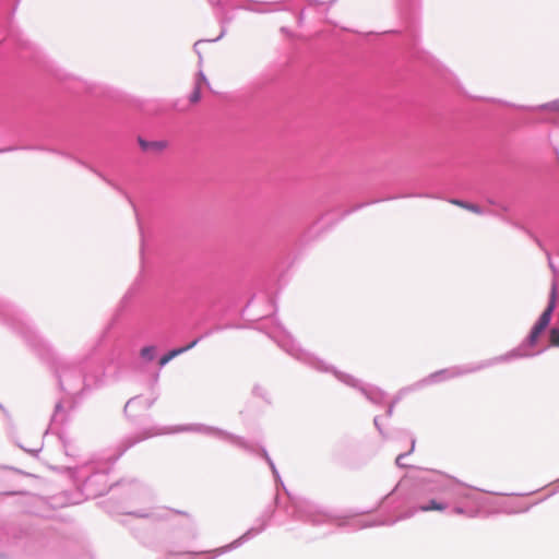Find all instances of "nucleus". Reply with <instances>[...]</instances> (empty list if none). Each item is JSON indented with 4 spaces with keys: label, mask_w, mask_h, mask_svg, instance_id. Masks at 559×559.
Instances as JSON below:
<instances>
[{
    "label": "nucleus",
    "mask_w": 559,
    "mask_h": 559,
    "mask_svg": "<svg viewBox=\"0 0 559 559\" xmlns=\"http://www.w3.org/2000/svg\"><path fill=\"white\" fill-rule=\"evenodd\" d=\"M556 300H557V284L552 283L551 289H550V296H549V304L545 311L539 317L536 325L546 329L550 322L551 313L556 307Z\"/></svg>",
    "instance_id": "f257e3e1"
},
{
    "label": "nucleus",
    "mask_w": 559,
    "mask_h": 559,
    "mask_svg": "<svg viewBox=\"0 0 559 559\" xmlns=\"http://www.w3.org/2000/svg\"><path fill=\"white\" fill-rule=\"evenodd\" d=\"M139 144L145 152H162L167 147V143L165 141H145L140 139Z\"/></svg>",
    "instance_id": "f03ea898"
},
{
    "label": "nucleus",
    "mask_w": 559,
    "mask_h": 559,
    "mask_svg": "<svg viewBox=\"0 0 559 559\" xmlns=\"http://www.w3.org/2000/svg\"><path fill=\"white\" fill-rule=\"evenodd\" d=\"M197 340L191 342L189 345H187L186 347H182V348H178V349H174L171 352H169L168 354L164 355L160 359H159V366H165L166 364H168L174 357H176L177 355L192 348L195 346L197 344Z\"/></svg>",
    "instance_id": "7ed1b4c3"
},
{
    "label": "nucleus",
    "mask_w": 559,
    "mask_h": 559,
    "mask_svg": "<svg viewBox=\"0 0 559 559\" xmlns=\"http://www.w3.org/2000/svg\"><path fill=\"white\" fill-rule=\"evenodd\" d=\"M205 83H206V79H205L204 74L200 72L198 74V80L195 82V88L191 93L190 98H189L191 104L199 103V100L201 99V87Z\"/></svg>",
    "instance_id": "20e7f679"
},
{
    "label": "nucleus",
    "mask_w": 559,
    "mask_h": 559,
    "mask_svg": "<svg viewBox=\"0 0 559 559\" xmlns=\"http://www.w3.org/2000/svg\"><path fill=\"white\" fill-rule=\"evenodd\" d=\"M447 509V504L435 499L430 500L427 504H421L419 510L421 512L439 511L442 512Z\"/></svg>",
    "instance_id": "39448f33"
},
{
    "label": "nucleus",
    "mask_w": 559,
    "mask_h": 559,
    "mask_svg": "<svg viewBox=\"0 0 559 559\" xmlns=\"http://www.w3.org/2000/svg\"><path fill=\"white\" fill-rule=\"evenodd\" d=\"M543 332H544V329H542V328H539V326H537V325L535 324V325H534V328H533V329H532V331H531L530 336H528V340H527V341H528V344H530L531 346L536 345V343H537V341H538V338H539V336H540V334H542Z\"/></svg>",
    "instance_id": "423d86ee"
},
{
    "label": "nucleus",
    "mask_w": 559,
    "mask_h": 559,
    "mask_svg": "<svg viewBox=\"0 0 559 559\" xmlns=\"http://www.w3.org/2000/svg\"><path fill=\"white\" fill-rule=\"evenodd\" d=\"M141 357L147 360H153L155 357V347L146 346L141 349Z\"/></svg>",
    "instance_id": "0eeeda50"
},
{
    "label": "nucleus",
    "mask_w": 559,
    "mask_h": 559,
    "mask_svg": "<svg viewBox=\"0 0 559 559\" xmlns=\"http://www.w3.org/2000/svg\"><path fill=\"white\" fill-rule=\"evenodd\" d=\"M542 109L547 111L559 112V99L543 105Z\"/></svg>",
    "instance_id": "6e6552de"
},
{
    "label": "nucleus",
    "mask_w": 559,
    "mask_h": 559,
    "mask_svg": "<svg viewBox=\"0 0 559 559\" xmlns=\"http://www.w3.org/2000/svg\"><path fill=\"white\" fill-rule=\"evenodd\" d=\"M550 344L552 346H559V329H551V331H550Z\"/></svg>",
    "instance_id": "1a4fd4ad"
},
{
    "label": "nucleus",
    "mask_w": 559,
    "mask_h": 559,
    "mask_svg": "<svg viewBox=\"0 0 559 559\" xmlns=\"http://www.w3.org/2000/svg\"><path fill=\"white\" fill-rule=\"evenodd\" d=\"M464 209L468 210V211H472L476 214H479L480 213V209L478 205L476 204H472V203H466V205H464Z\"/></svg>",
    "instance_id": "9d476101"
},
{
    "label": "nucleus",
    "mask_w": 559,
    "mask_h": 559,
    "mask_svg": "<svg viewBox=\"0 0 559 559\" xmlns=\"http://www.w3.org/2000/svg\"><path fill=\"white\" fill-rule=\"evenodd\" d=\"M451 202H452L453 204H455V205H459V206L463 207V209H464V205H466V203H465V202L460 201V200H453V201H451Z\"/></svg>",
    "instance_id": "9b49d317"
}]
</instances>
